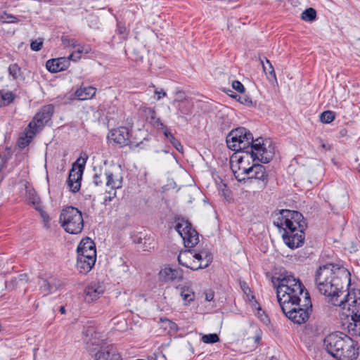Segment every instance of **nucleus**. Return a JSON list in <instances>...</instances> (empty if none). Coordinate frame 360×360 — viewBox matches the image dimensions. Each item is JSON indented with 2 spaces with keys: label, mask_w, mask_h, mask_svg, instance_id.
Segmentation results:
<instances>
[{
  "label": "nucleus",
  "mask_w": 360,
  "mask_h": 360,
  "mask_svg": "<svg viewBox=\"0 0 360 360\" xmlns=\"http://www.w3.org/2000/svg\"><path fill=\"white\" fill-rule=\"evenodd\" d=\"M273 224L280 232L283 231V240L290 249L297 248L304 244L307 223L300 212L281 210L274 214Z\"/></svg>",
  "instance_id": "nucleus-1"
},
{
  "label": "nucleus",
  "mask_w": 360,
  "mask_h": 360,
  "mask_svg": "<svg viewBox=\"0 0 360 360\" xmlns=\"http://www.w3.org/2000/svg\"><path fill=\"white\" fill-rule=\"evenodd\" d=\"M347 270L337 264L328 263L317 269L315 282L318 290L327 297H338L342 289V280L349 276Z\"/></svg>",
  "instance_id": "nucleus-2"
},
{
  "label": "nucleus",
  "mask_w": 360,
  "mask_h": 360,
  "mask_svg": "<svg viewBox=\"0 0 360 360\" xmlns=\"http://www.w3.org/2000/svg\"><path fill=\"white\" fill-rule=\"evenodd\" d=\"M323 345L327 352L337 360H356L359 354L356 343L342 333L329 334L324 338Z\"/></svg>",
  "instance_id": "nucleus-3"
},
{
  "label": "nucleus",
  "mask_w": 360,
  "mask_h": 360,
  "mask_svg": "<svg viewBox=\"0 0 360 360\" xmlns=\"http://www.w3.org/2000/svg\"><path fill=\"white\" fill-rule=\"evenodd\" d=\"M272 283L276 288V296L279 304L287 301L300 300L305 292L304 285L294 276L288 272L281 274L277 278H272Z\"/></svg>",
  "instance_id": "nucleus-4"
},
{
  "label": "nucleus",
  "mask_w": 360,
  "mask_h": 360,
  "mask_svg": "<svg viewBox=\"0 0 360 360\" xmlns=\"http://www.w3.org/2000/svg\"><path fill=\"white\" fill-rule=\"evenodd\" d=\"M302 297V303H301L302 300L300 297V300H292L285 303L279 304L285 316L297 324H302L308 320L309 312L311 311L312 308L308 291L305 292Z\"/></svg>",
  "instance_id": "nucleus-5"
},
{
  "label": "nucleus",
  "mask_w": 360,
  "mask_h": 360,
  "mask_svg": "<svg viewBox=\"0 0 360 360\" xmlns=\"http://www.w3.org/2000/svg\"><path fill=\"white\" fill-rule=\"evenodd\" d=\"M59 220L65 231L69 233L77 234L83 230L82 214L75 207L68 206L63 209Z\"/></svg>",
  "instance_id": "nucleus-6"
},
{
  "label": "nucleus",
  "mask_w": 360,
  "mask_h": 360,
  "mask_svg": "<svg viewBox=\"0 0 360 360\" xmlns=\"http://www.w3.org/2000/svg\"><path fill=\"white\" fill-rule=\"evenodd\" d=\"M252 141V134L245 127L232 129L226 136V144L229 149L236 152H243Z\"/></svg>",
  "instance_id": "nucleus-7"
},
{
  "label": "nucleus",
  "mask_w": 360,
  "mask_h": 360,
  "mask_svg": "<svg viewBox=\"0 0 360 360\" xmlns=\"http://www.w3.org/2000/svg\"><path fill=\"white\" fill-rule=\"evenodd\" d=\"M247 157L250 156L252 161H259L262 163L269 162L273 157L274 153L264 147V139L262 137L254 139L249 145L245 152Z\"/></svg>",
  "instance_id": "nucleus-8"
},
{
  "label": "nucleus",
  "mask_w": 360,
  "mask_h": 360,
  "mask_svg": "<svg viewBox=\"0 0 360 360\" xmlns=\"http://www.w3.org/2000/svg\"><path fill=\"white\" fill-rule=\"evenodd\" d=\"M87 158V156L85 158H79L72 165V167L70 171L68 185L71 192L74 193H77L80 189L81 180Z\"/></svg>",
  "instance_id": "nucleus-9"
},
{
  "label": "nucleus",
  "mask_w": 360,
  "mask_h": 360,
  "mask_svg": "<svg viewBox=\"0 0 360 360\" xmlns=\"http://www.w3.org/2000/svg\"><path fill=\"white\" fill-rule=\"evenodd\" d=\"M175 229L183 238L185 247L193 248L198 243V233L191 227V224L188 221L182 220L178 222Z\"/></svg>",
  "instance_id": "nucleus-10"
},
{
  "label": "nucleus",
  "mask_w": 360,
  "mask_h": 360,
  "mask_svg": "<svg viewBox=\"0 0 360 360\" xmlns=\"http://www.w3.org/2000/svg\"><path fill=\"white\" fill-rule=\"evenodd\" d=\"M53 112V105L48 104L43 106L39 111L35 114L28 126L30 129H33L35 131L39 132L51 121Z\"/></svg>",
  "instance_id": "nucleus-11"
},
{
  "label": "nucleus",
  "mask_w": 360,
  "mask_h": 360,
  "mask_svg": "<svg viewBox=\"0 0 360 360\" xmlns=\"http://www.w3.org/2000/svg\"><path fill=\"white\" fill-rule=\"evenodd\" d=\"M130 136L131 134L129 128L120 127L110 129L107 138L110 143L112 142L119 147L122 148L130 144Z\"/></svg>",
  "instance_id": "nucleus-12"
},
{
  "label": "nucleus",
  "mask_w": 360,
  "mask_h": 360,
  "mask_svg": "<svg viewBox=\"0 0 360 360\" xmlns=\"http://www.w3.org/2000/svg\"><path fill=\"white\" fill-rule=\"evenodd\" d=\"M349 309L352 310V322L347 326V330L350 335L360 336V298L354 300L352 304H350Z\"/></svg>",
  "instance_id": "nucleus-13"
},
{
  "label": "nucleus",
  "mask_w": 360,
  "mask_h": 360,
  "mask_svg": "<svg viewBox=\"0 0 360 360\" xmlns=\"http://www.w3.org/2000/svg\"><path fill=\"white\" fill-rule=\"evenodd\" d=\"M85 338L84 342L86 344V349L93 352L97 349L98 347L101 349V347H105V343L103 342V340L100 338L98 333H96L93 328H88L84 333Z\"/></svg>",
  "instance_id": "nucleus-14"
},
{
  "label": "nucleus",
  "mask_w": 360,
  "mask_h": 360,
  "mask_svg": "<svg viewBox=\"0 0 360 360\" xmlns=\"http://www.w3.org/2000/svg\"><path fill=\"white\" fill-rule=\"evenodd\" d=\"M74 56V54H70L68 57H60L48 60L46 63V68L52 73L63 71L70 66V58Z\"/></svg>",
  "instance_id": "nucleus-15"
},
{
  "label": "nucleus",
  "mask_w": 360,
  "mask_h": 360,
  "mask_svg": "<svg viewBox=\"0 0 360 360\" xmlns=\"http://www.w3.org/2000/svg\"><path fill=\"white\" fill-rule=\"evenodd\" d=\"M193 252L191 250H185L184 252H182L179 254L178 256V262L179 264L183 266H185L186 268H188L193 271H197L198 269H205L209 266L210 262H212V257L210 255H205V264H202V263H200L199 264H197V263L194 261L191 262L190 263H188L187 262H184L183 259L184 257H189V255H192Z\"/></svg>",
  "instance_id": "nucleus-16"
},
{
  "label": "nucleus",
  "mask_w": 360,
  "mask_h": 360,
  "mask_svg": "<svg viewBox=\"0 0 360 360\" xmlns=\"http://www.w3.org/2000/svg\"><path fill=\"white\" fill-rule=\"evenodd\" d=\"M95 360H122L120 354L112 345L101 347L94 354Z\"/></svg>",
  "instance_id": "nucleus-17"
},
{
  "label": "nucleus",
  "mask_w": 360,
  "mask_h": 360,
  "mask_svg": "<svg viewBox=\"0 0 360 360\" xmlns=\"http://www.w3.org/2000/svg\"><path fill=\"white\" fill-rule=\"evenodd\" d=\"M245 172L252 174L255 172V179L260 181L259 188H264L269 181V174L266 172L265 167L260 164H253L245 170Z\"/></svg>",
  "instance_id": "nucleus-18"
},
{
  "label": "nucleus",
  "mask_w": 360,
  "mask_h": 360,
  "mask_svg": "<svg viewBox=\"0 0 360 360\" xmlns=\"http://www.w3.org/2000/svg\"><path fill=\"white\" fill-rule=\"evenodd\" d=\"M77 255H84L87 257H93L96 260V250L94 242L89 238L82 240L77 248Z\"/></svg>",
  "instance_id": "nucleus-19"
},
{
  "label": "nucleus",
  "mask_w": 360,
  "mask_h": 360,
  "mask_svg": "<svg viewBox=\"0 0 360 360\" xmlns=\"http://www.w3.org/2000/svg\"><path fill=\"white\" fill-rule=\"evenodd\" d=\"M104 292V288L99 282H92L84 290L85 300L88 302H93L100 297Z\"/></svg>",
  "instance_id": "nucleus-20"
},
{
  "label": "nucleus",
  "mask_w": 360,
  "mask_h": 360,
  "mask_svg": "<svg viewBox=\"0 0 360 360\" xmlns=\"http://www.w3.org/2000/svg\"><path fill=\"white\" fill-rule=\"evenodd\" d=\"M104 175L106 179V186L112 190H117L122 186V176L120 174L108 169L105 170Z\"/></svg>",
  "instance_id": "nucleus-21"
},
{
  "label": "nucleus",
  "mask_w": 360,
  "mask_h": 360,
  "mask_svg": "<svg viewBox=\"0 0 360 360\" xmlns=\"http://www.w3.org/2000/svg\"><path fill=\"white\" fill-rule=\"evenodd\" d=\"M96 260L93 257H87L82 254L77 255V269L81 274H86L90 271L95 264Z\"/></svg>",
  "instance_id": "nucleus-22"
},
{
  "label": "nucleus",
  "mask_w": 360,
  "mask_h": 360,
  "mask_svg": "<svg viewBox=\"0 0 360 360\" xmlns=\"http://www.w3.org/2000/svg\"><path fill=\"white\" fill-rule=\"evenodd\" d=\"M160 278L164 282H172L176 280H180L182 278V274L177 269L171 267H165L159 272Z\"/></svg>",
  "instance_id": "nucleus-23"
},
{
  "label": "nucleus",
  "mask_w": 360,
  "mask_h": 360,
  "mask_svg": "<svg viewBox=\"0 0 360 360\" xmlns=\"http://www.w3.org/2000/svg\"><path fill=\"white\" fill-rule=\"evenodd\" d=\"M39 290L41 293L46 296L53 292L57 289V285L55 283V278L49 277L48 278H41L39 282Z\"/></svg>",
  "instance_id": "nucleus-24"
},
{
  "label": "nucleus",
  "mask_w": 360,
  "mask_h": 360,
  "mask_svg": "<svg viewBox=\"0 0 360 360\" xmlns=\"http://www.w3.org/2000/svg\"><path fill=\"white\" fill-rule=\"evenodd\" d=\"M28 278L26 274H21L17 276L12 277L10 280L6 281V288L8 290H12L17 288H20L27 283Z\"/></svg>",
  "instance_id": "nucleus-25"
},
{
  "label": "nucleus",
  "mask_w": 360,
  "mask_h": 360,
  "mask_svg": "<svg viewBox=\"0 0 360 360\" xmlns=\"http://www.w3.org/2000/svg\"><path fill=\"white\" fill-rule=\"evenodd\" d=\"M96 89L91 86H84L78 89L74 94L75 98L77 100H87L93 98L96 94Z\"/></svg>",
  "instance_id": "nucleus-26"
},
{
  "label": "nucleus",
  "mask_w": 360,
  "mask_h": 360,
  "mask_svg": "<svg viewBox=\"0 0 360 360\" xmlns=\"http://www.w3.org/2000/svg\"><path fill=\"white\" fill-rule=\"evenodd\" d=\"M176 289L179 290L180 295L182 297L184 305L189 304L195 299V292L193 289L187 285H179Z\"/></svg>",
  "instance_id": "nucleus-27"
},
{
  "label": "nucleus",
  "mask_w": 360,
  "mask_h": 360,
  "mask_svg": "<svg viewBox=\"0 0 360 360\" xmlns=\"http://www.w3.org/2000/svg\"><path fill=\"white\" fill-rule=\"evenodd\" d=\"M37 133V131H35L33 129H30V127L27 126L25 129L24 136L19 138L18 142V146L20 148H24L27 146Z\"/></svg>",
  "instance_id": "nucleus-28"
},
{
  "label": "nucleus",
  "mask_w": 360,
  "mask_h": 360,
  "mask_svg": "<svg viewBox=\"0 0 360 360\" xmlns=\"http://www.w3.org/2000/svg\"><path fill=\"white\" fill-rule=\"evenodd\" d=\"M266 63H264V60H261V63L262 65L263 70L265 72L268 80L272 84H277V78L276 75V72L274 71V67L270 62L269 60L265 58Z\"/></svg>",
  "instance_id": "nucleus-29"
},
{
  "label": "nucleus",
  "mask_w": 360,
  "mask_h": 360,
  "mask_svg": "<svg viewBox=\"0 0 360 360\" xmlns=\"http://www.w3.org/2000/svg\"><path fill=\"white\" fill-rule=\"evenodd\" d=\"M15 99V94L12 91L0 90V106H7Z\"/></svg>",
  "instance_id": "nucleus-30"
},
{
  "label": "nucleus",
  "mask_w": 360,
  "mask_h": 360,
  "mask_svg": "<svg viewBox=\"0 0 360 360\" xmlns=\"http://www.w3.org/2000/svg\"><path fill=\"white\" fill-rule=\"evenodd\" d=\"M8 71L13 80H17L22 77L21 68L16 63L11 64L8 68Z\"/></svg>",
  "instance_id": "nucleus-31"
},
{
  "label": "nucleus",
  "mask_w": 360,
  "mask_h": 360,
  "mask_svg": "<svg viewBox=\"0 0 360 360\" xmlns=\"http://www.w3.org/2000/svg\"><path fill=\"white\" fill-rule=\"evenodd\" d=\"M227 94L234 98L235 99H236L238 101H239L241 104H243L245 105H247L248 107L250 106H252L253 105V102L252 101V99L250 98V97H249L248 96L245 95V94H243V95H238V94H229L228 92Z\"/></svg>",
  "instance_id": "nucleus-32"
},
{
  "label": "nucleus",
  "mask_w": 360,
  "mask_h": 360,
  "mask_svg": "<svg viewBox=\"0 0 360 360\" xmlns=\"http://www.w3.org/2000/svg\"><path fill=\"white\" fill-rule=\"evenodd\" d=\"M316 12L313 8L305 9L302 13V19L304 21H313L316 19Z\"/></svg>",
  "instance_id": "nucleus-33"
},
{
  "label": "nucleus",
  "mask_w": 360,
  "mask_h": 360,
  "mask_svg": "<svg viewBox=\"0 0 360 360\" xmlns=\"http://www.w3.org/2000/svg\"><path fill=\"white\" fill-rule=\"evenodd\" d=\"M335 120V113L330 110H326L321 113L320 120L322 123L330 124Z\"/></svg>",
  "instance_id": "nucleus-34"
},
{
  "label": "nucleus",
  "mask_w": 360,
  "mask_h": 360,
  "mask_svg": "<svg viewBox=\"0 0 360 360\" xmlns=\"http://www.w3.org/2000/svg\"><path fill=\"white\" fill-rule=\"evenodd\" d=\"M190 112V107L186 102L179 103L177 105V115L180 117L188 115Z\"/></svg>",
  "instance_id": "nucleus-35"
},
{
  "label": "nucleus",
  "mask_w": 360,
  "mask_h": 360,
  "mask_svg": "<svg viewBox=\"0 0 360 360\" xmlns=\"http://www.w3.org/2000/svg\"><path fill=\"white\" fill-rule=\"evenodd\" d=\"M246 169L239 167L238 171H233L234 176L239 182L245 181L247 179V174H250V173L245 172Z\"/></svg>",
  "instance_id": "nucleus-36"
},
{
  "label": "nucleus",
  "mask_w": 360,
  "mask_h": 360,
  "mask_svg": "<svg viewBox=\"0 0 360 360\" xmlns=\"http://www.w3.org/2000/svg\"><path fill=\"white\" fill-rule=\"evenodd\" d=\"M202 341L205 343L212 344L219 342V338L216 333H210L207 335H204L202 337Z\"/></svg>",
  "instance_id": "nucleus-37"
},
{
  "label": "nucleus",
  "mask_w": 360,
  "mask_h": 360,
  "mask_svg": "<svg viewBox=\"0 0 360 360\" xmlns=\"http://www.w3.org/2000/svg\"><path fill=\"white\" fill-rule=\"evenodd\" d=\"M61 41L62 44L67 47H76L77 46V41L74 39L70 38L67 35H63L61 37Z\"/></svg>",
  "instance_id": "nucleus-38"
},
{
  "label": "nucleus",
  "mask_w": 360,
  "mask_h": 360,
  "mask_svg": "<svg viewBox=\"0 0 360 360\" xmlns=\"http://www.w3.org/2000/svg\"><path fill=\"white\" fill-rule=\"evenodd\" d=\"M44 43L42 38H38L35 40H32L30 44V48L34 51H39L41 49Z\"/></svg>",
  "instance_id": "nucleus-39"
},
{
  "label": "nucleus",
  "mask_w": 360,
  "mask_h": 360,
  "mask_svg": "<svg viewBox=\"0 0 360 360\" xmlns=\"http://www.w3.org/2000/svg\"><path fill=\"white\" fill-rule=\"evenodd\" d=\"M93 183L95 186H101L103 183V173L102 171L100 169L98 172H95L94 176H93Z\"/></svg>",
  "instance_id": "nucleus-40"
},
{
  "label": "nucleus",
  "mask_w": 360,
  "mask_h": 360,
  "mask_svg": "<svg viewBox=\"0 0 360 360\" xmlns=\"http://www.w3.org/2000/svg\"><path fill=\"white\" fill-rule=\"evenodd\" d=\"M116 190L111 189L109 191H106V194L103 198V203L107 205L108 202L112 200L116 197Z\"/></svg>",
  "instance_id": "nucleus-41"
},
{
  "label": "nucleus",
  "mask_w": 360,
  "mask_h": 360,
  "mask_svg": "<svg viewBox=\"0 0 360 360\" xmlns=\"http://www.w3.org/2000/svg\"><path fill=\"white\" fill-rule=\"evenodd\" d=\"M232 87L239 93H243L245 91V87L243 84L238 80L233 81Z\"/></svg>",
  "instance_id": "nucleus-42"
},
{
  "label": "nucleus",
  "mask_w": 360,
  "mask_h": 360,
  "mask_svg": "<svg viewBox=\"0 0 360 360\" xmlns=\"http://www.w3.org/2000/svg\"><path fill=\"white\" fill-rule=\"evenodd\" d=\"M169 141L179 152L183 153V146L174 136L172 137Z\"/></svg>",
  "instance_id": "nucleus-43"
},
{
  "label": "nucleus",
  "mask_w": 360,
  "mask_h": 360,
  "mask_svg": "<svg viewBox=\"0 0 360 360\" xmlns=\"http://www.w3.org/2000/svg\"><path fill=\"white\" fill-rule=\"evenodd\" d=\"M257 315L259 316V318H260L261 321L264 323V324H268L269 323L270 321H269V319L268 318V316L264 314V311L259 307H258V311H257Z\"/></svg>",
  "instance_id": "nucleus-44"
},
{
  "label": "nucleus",
  "mask_w": 360,
  "mask_h": 360,
  "mask_svg": "<svg viewBox=\"0 0 360 360\" xmlns=\"http://www.w3.org/2000/svg\"><path fill=\"white\" fill-rule=\"evenodd\" d=\"M3 18L4 19V22L7 23H14L18 21V18L15 16L11 14L5 13V16Z\"/></svg>",
  "instance_id": "nucleus-45"
},
{
  "label": "nucleus",
  "mask_w": 360,
  "mask_h": 360,
  "mask_svg": "<svg viewBox=\"0 0 360 360\" xmlns=\"http://www.w3.org/2000/svg\"><path fill=\"white\" fill-rule=\"evenodd\" d=\"M192 252H193V254L189 255V257L192 256L193 258L197 259L198 262H202V261L205 260V257L204 258L202 257V252L196 253V252H195L194 250H192Z\"/></svg>",
  "instance_id": "nucleus-46"
},
{
  "label": "nucleus",
  "mask_w": 360,
  "mask_h": 360,
  "mask_svg": "<svg viewBox=\"0 0 360 360\" xmlns=\"http://www.w3.org/2000/svg\"><path fill=\"white\" fill-rule=\"evenodd\" d=\"M156 113L154 110L151 108H148V119L150 120V122H153L156 119Z\"/></svg>",
  "instance_id": "nucleus-47"
},
{
  "label": "nucleus",
  "mask_w": 360,
  "mask_h": 360,
  "mask_svg": "<svg viewBox=\"0 0 360 360\" xmlns=\"http://www.w3.org/2000/svg\"><path fill=\"white\" fill-rule=\"evenodd\" d=\"M155 94L157 96V98H156L157 100H160L162 97H164V96H165L167 95L166 92L163 89H160V91L159 90H155Z\"/></svg>",
  "instance_id": "nucleus-48"
},
{
  "label": "nucleus",
  "mask_w": 360,
  "mask_h": 360,
  "mask_svg": "<svg viewBox=\"0 0 360 360\" xmlns=\"http://www.w3.org/2000/svg\"><path fill=\"white\" fill-rule=\"evenodd\" d=\"M153 124L159 128V129H164L165 128V125L161 122L160 119V118H156L154 121H153Z\"/></svg>",
  "instance_id": "nucleus-49"
},
{
  "label": "nucleus",
  "mask_w": 360,
  "mask_h": 360,
  "mask_svg": "<svg viewBox=\"0 0 360 360\" xmlns=\"http://www.w3.org/2000/svg\"><path fill=\"white\" fill-rule=\"evenodd\" d=\"M81 53L82 51L79 49L77 52L72 53V54H74L75 56L70 58V60L77 61L79 60L81 58Z\"/></svg>",
  "instance_id": "nucleus-50"
},
{
  "label": "nucleus",
  "mask_w": 360,
  "mask_h": 360,
  "mask_svg": "<svg viewBox=\"0 0 360 360\" xmlns=\"http://www.w3.org/2000/svg\"><path fill=\"white\" fill-rule=\"evenodd\" d=\"M162 129L163 130L164 135L169 139V141L170 140V139H172V137H174L172 133L167 129L166 126L165 128Z\"/></svg>",
  "instance_id": "nucleus-51"
},
{
  "label": "nucleus",
  "mask_w": 360,
  "mask_h": 360,
  "mask_svg": "<svg viewBox=\"0 0 360 360\" xmlns=\"http://www.w3.org/2000/svg\"><path fill=\"white\" fill-rule=\"evenodd\" d=\"M117 32L119 34H122L126 32V27L120 23L117 24Z\"/></svg>",
  "instance_id": "nucleus-52"
},
{
  "label": "nucleus",
  "mask_w": 360,
  "mask_h": 360,
  "mask_svg": "<svg viewBox=\"0 0 360 360\" xmlns=\"http://www.w3.org/2000/svg\"><path fill=\"white\" fill-rule=\"evenodd\" d=\"M213 298H214V292H213L210 291L205 294V300L206 301L210 302L213 300Z\"/></svg>",
  "instance_id": "nucleus-53"
},
{
  "label": "nucleus",
  "mask_w": 360,
  "mask_h": 360,
  "mask_svg": "<svg viewBox=\"0 0 360 360\" xmlns=\"http://www.w3.org/2000/svg\"><path fill=\"white\" fill-rule=\"evenodd\" d=\"M254 340H255V342L258 344L261 341V336L259 335V334H257L254 337Z\"/></svg>",
  "instance_id": "nucleus-54"
},
{
  "label": "nucleus",
  "mask_w": 360,
  "mask_h": 360,
  "mask_svg": "<svg viewBox=\"0 0 360 360\" xmlns=\"http://www.w3.org/2000/svg\"><path fill=\"white\" fill-rule=\"evenodd\" d=\"M255 179V172H252L250 174H247V179Z\"/></svg>",
  "instance_id": "nucleus-55"
},
{
  "label": "nucleus",
  "mask_w": 360,
  "mask_h": 360,
  "mask_svg": "<svg viewBox=\"0 0 360 360\" xmlns=\"http://www.w3.org/2000/svg\"><path fill=\"white\" fill-rule=\"evenodd\" d=\"M245 158V156H240V157H239V158H238V162H239V163H242V162H243V160H244Z\"/></svg>",
  "instance_id": "nucleus-56"
},
{
  "label": "nucleus",
  "mask_w": 360,
  "mask_h": 360,
  "mask_svg": "<svg viewBox=\"0 0 360 360\" xmlns=\"http://www.w3.org/2000/svg\"><path fill=\"white\" fill-rule=\"evenodd\" d=\"M59 311H60V312L61 314H65V307L61 306V307H60V310H59Z\"/></svg>",
  "instance_id": "nucleus-57"
},
{
  "label": "nucleus",
  "mask_w": 360,
  "mask_h": 360,
  "mask_svg": "<svg viewBox=\"0 0 360 360\" xmlns=\"http://www.w3.org/2000/svg\"><path fill=\"white\" fill-rule=\"evenodd\" d=\"M147 360H156V358L153 356H148L147 358Z\"/></svg>",
  "instance_id": "nucleus-58"
},
{
  "label": "nucleus",
  "mask_w": 360,
  "mask_h": 360,
  "mask_svg": "<svg viewBox=\"0 0 360 360\" xmlns=\"http://www.w3.org/2000/svg\"><path fill=\"white\" fill-rule=\"evenodd\" d=\"M243 291L245 293H247V291L246 290H248L249 292H250V290L248 287H246V288H243Z\"/></svg>",
  "instance_id": "nucleus-59"
},
{
  "label": "nucleus",
  "mask_w": 360,
  "mask_h": 360,
  "mask_svg": "<svg viewBox=\"0 0 360 360\" xmlns=\"http://www.w3.org/2000/svg\"><path fill=\"white\" fill-rule=\"evenodd\" d=\"M32 203H33L34 205L37 204V203H38V200H37V199L34 198V199H33V200H32Z\"/></svg>",
  "instance_id": "nucleus-60"
},
{
  "label": "nucleus",
  "mask_w": 360,
  "mask_h": 360,
  "mask_svg": "<svg viewBox=\"0 0 360 360\" xmlns=\"http://www.w3.org/2000/svg\"><path fill=\"white\" fill-rule=\"evenodd\" d=\"M356 169L358 170L359 172H360V163L358 165Z\"/></svg>",
  "instance_id": "nucleus-61"
},
{
  "label": "nucleus",
  "mask_w": 360,
  "mask_h": 360,
  "mask_svg": "<svg viewBox=\"0 0 360 360\" xmlns=\"http://www.w3.org/2000/svg\"><path fill=\"white\" fill-rule=\"evenodd\" d=\"M250 300H255V302L257 303V301L255 300V297H254L253 295H251V299H250Z\"/></svg>",
  "instance_id": "nucleus-62"
},
{
  "label": "nucleus",
  "mask_w": 360,
  "mask_h": 360,
  "mask_svg": "<svg viewBox=\"0 0 360 360\" xmlns=\"http://www.w3.org/2000/svg\"><path fill=\"white\" fill-rule=\"evenodd\" d=\"M205 262H206L205 260L200 262V263H202V264H205Z\"/></svg>",
  "instance_id": "nucleus-63"
},
{
  "label": "nucleus",
  "mask_w": 360,
  "mask_h": 360,
  "mask_svg": "<svg viewBox=\"0 0 360 360\" xmlns=\"http://www.w3.org/2000/svg\"><path fill=\"white\" fill-rule=\"evenodd\" d=\"M187 258H188V257H184V258L183 259V261H184V262H186V259H187Z\"/></svg>",
  "instance_id": "nucleus-64"
}]
</instances>
